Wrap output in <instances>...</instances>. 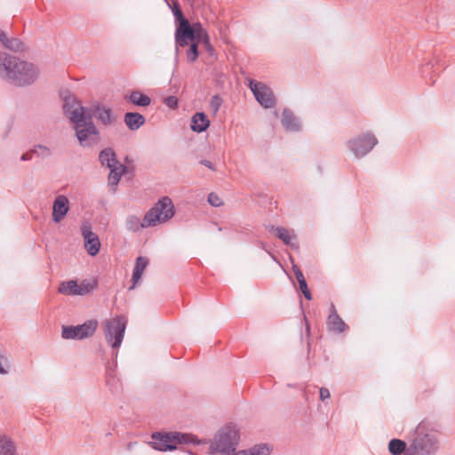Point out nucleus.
Here are the masks:
<instances>
[{
  "label": "nucleus",
  "mask_w": 455,
  "mask_h": 455,
  "mask_svg": "<svg viewBox=\"0 0 455 455\" xmlns=\"http://www.w3.org/2000/svg\"><path fill=\"white\" fill-rule=\"evenodd\" d=\"M190 30L192 31L191 35H189L188 37H184V40H180L182 37H176L175 38V49H176V54L179 52V49L180 47H185L188 45L189 41H204L209 47V36L206 32V30L202 27L200 23H195L193 26L190 25Z\"/></svg>",
  "instance_id": "obj_13"
},
{
  "label": "nucleus",
  "mask_w": 455,
  "mask_h": 455,
  "mask_svg": "<svg viewBox=\"0 0 455 455\" xmlns=\"http://www.w3.org/2000/svg\"><path fill=\"white\" fill-rule=\"evenodd\" d=\"M151 438L150 445L153 449L160 451H173L178 443H199L195 436L180 433L161 434L156 432L152 434Z\"/></svg>",
  "instance_id": "obj_5"
},
{
  "label": "nucleus",
  "mask_w": 455,
  "mask_h": 455,
  "mask_svg": "<svg viewBox=\"0 0 455 455\" xmlns=\"http://www.w3.org/2000/svg\"><path fill=\"white\" fill-rule=\"evenodd\" d=\"M148 264V260L147 258L140 256L136 259V264L132 273V286L130 289H134L136 284L141 279L144 270L146 269Z\"/></svg>",
  "instance_id": "obj_24"
},
{
  "label": "nucleus",
  "mask_w": 455,
  "mask_h": 455,
  "mask_svg": "<svg viewBox=\"0 0 455 455\" xmlns=\"http://www.w3.org/2000/svg\"><path fill=\"white\" fill-rule=\"evenodd\" d=\"M99 160L101 165L108 167L110 172L108 174V185L116 190L121 177L126 172V166L122 164L116 158L115 151L110 148H105L100 152Z\"/></svg>",
  "instance_id": "obj_6"
},
{
  "label": "nucleus",
  "mask_w": 455,
  "mask_h": 455,
  "mask_svg": "<svg viewBox=\"0 0 455 455\" xmlns=\"http://www.w3.org/2000/svg\"><path fill=\"white\" fill-rule=\"evenodd\" d=\"M307 350H309L310 348V343H307Z\"/></svg>",
  "instance_id": "obj_42"
},
{
  "label": "nucleus",
  "mask_w": 455,
  "mask_h": 455,
  "mask_svg": "<svg viewBox=\"0 0 455 455\" xmlns=\"http://www.w3.org/2000/svg\"><path fill=\"white\" fill-rule=\"evenodd\" d=\"M20 160L21 161H28V160H31V156L28 153L26 154H23L20 157Z\"/></svg>",
  "instance_id": "obj_41"
},
{
  "label": "nucleus",
  "mask_w": 455,
  "mask_h": 455,
  "mask_svg": "<svg viewBox=\"0 0 455 455\" xmlns=\"http://www.w3.org/2000/svg\"><path fill=\"white\" fill-rule=\"evenodd\" d=\"M222 104V100L220 96L214 95L210 102V108L212 110L213 114L216 115Z\"/></svg>",
  "instance_id": "obj_32"
},
{
  "label": "nucleus",
  "mask_w": 455,
  "mask_h": 455,
  "mask_svg": "<svg viewBox=\"0 0 455 455\" xmlns=\"http://www.w3.org/2000/svg\"><path fill=\"white\" fill-rule=\"evenodd\" d=\"M85 110L86 115L91 114V119L92 116H96L103 124H110L114 121L113 114L109 108L96 104L91 108H85Z\"/></svg>",
  "instance_id": "obj_17"
},
{
  "label": "nucleus",
  "mask_w": 455,
  "mask_h": 455,
  "mask_svg": "<svg viewBox=\"0 0 455 455\" xmlns=\"http://www.w3.org/2000/svg\"><path fill=\"white\" fill-rule=\"evenodd\" d=\"M153 227L152 224H148L147 220V214H145L142 220L138 216L128 215L125 219V228L130 232H139L141 229Z\"/></svg>",
  "instance_id": "obj_20"
},
{
  "label": "nucleus",
  "mask_w": 455,
  "mask_h": 455,
  "mask_svg": "<svg viewBox=\"0 0 455 455\" xmlns=\"http://www.w3.org/2000/svg\"><path fill=\"white\" fill-rule=\"evenodd\" d=\"M249 86L257 101L265 108L274 107L275 100L272 90L263 83L250 80Z\"/></svg>",
  "instance_id": "obj_11"
},
{
  "label": "nucleus",
  "mask_w": 455,
  "mask_h": 455,
  "mask_svg": "<svg viewBox=\"0 0 455 455\" xmlns=\"http://www.w3.org/2000/svg\"><path fill=\"white\" fill-rule=\"evenodd\" d=\"M81 233L87 253L90 256H96L100 249V241L97 234L92 231V225L89 221H84L82 223Z\"/></svg>",
  "instance_id": "obj_12"
},
{
  "label": "nucleus",
  "mask_w": 455,
  "mask_h": 455,
  "mask_svg": "<svg viewBox=\"0 0 455 455\" xmlns=\"http://www.w3.org/2000/svg\"><path fill=\"white\" fill-rule=\"evenodd\" d=\"M146 214L148 224L156 227L169 221L175 215V207L170 197L163 196Z\"/></svg>",
  "instance_id": "obj_7"
},
{
  "label": "nucleus",
  "mask_w": 455,
  "mask_h": 455,
  "mask_svg": "<svg viewBox=\"0 0 455 455\" xmlns=\"http://www.w3.org/2000/svg\"><path fill=\"white\" fill-rule=\"evenodd\" d=\"M388 451L391 455H403L409 451L408 441L394 438L388 443Z\"/></svg>",
  "instance_id": "obj_23"
},
{
  "label": "nucleus",
  "mask_w": 455,
  "mask_h": 455,
  "mask_svg": "<svg viewBox=\"0 0 455 455\" xmlns=\"http://www.w3.org/2000/svg\"><path fill=\"white\" fill-rule=\"evenodd\" d=\"M299 288H300L303 295L305 296V298L307 300H310L312 299V295L307 288V282L303 281V282L299 283Z\"/></svg>",
  "instance_id": "obj_35"
},
{
  "label": "nucleus",
  "mask_w": 455,
  "mask_h": 455,
  "mask_svg": "<svg viewBox=\"0 0 455 455\" xmlns=\"http://www.w3.org/2000/svg\"><path fill=\"white\" fill-rule=\"evenodd\" d=\"M124 123L130 130L135 131L144 124L145 117L136 112H128L124 115Z\"/></svg>",
  "instance_id": "obj_26"
},
{
  "label": "nucleus",
  "mask_w": 455,
  "mask_h": 455,
  "mask_svg": "<svg viewBox=\"0 0 455 455\" xmlns=\"http://www.w3.org/2000/svg\"><path fill=\"white\" fill-rule=\"evenodd\" d=\"M326 323L328 330L333 332L342 333L347 329V325L338 315L333 304L331 305L330 315Z\"/></svg>",
  "instance_id": "obj_18"
},
{
  "label": "nucleus",
  "mask_w": 455,
  "mask_h": 455,
  "mask_svg": "<svg viewBox=\"0 0 455 455\" xmlns=\"http://www.w3.org/2000/svg\"><path fill=\"white\" fill-rule=\"evenodd\" d=\"M8 40H9V38L6 36L5 33L4 31H1V33H0V42L2 43V44L4 46L6 44Z\"/></svg>",
  "instance_id": "obj_38"
},
{
  "label": "nucleus",
  "mask_w": 455,
  "mask_h": 455,
  "mask_svg": "<svg viewBox=\"0 0 455 455\" xmlns=\"http://www.w3.org/2000/svg\"><path fill=\"white\" fill-rule=\"evenodd\" d=\"M208 202L211 205L214 207H219L223 204V202L218 195L214 193H210L208 196Z\"/></svg>",
  "instance_id": "obj_33"
},
{
  "label": "nucleus",
  "mask_w": 455,
  "mask_h": 455,
  "mask_svg": "<svg viewBox=\"0 0 455 455\" xmlns=\"http://www.w3.org/2000/svg\"><path fill=\"white\" fill-rule=\"evenodd\" d=\"M128 99L132 103L140 107H147L151 103L150 98L139 91L131 92Z\"/></svg>",
  "instance_id": "obj_27"
},
{
  "label": "nucleus",
  "mask_w": 455,
  "mask_h": 455,
  "mask_svg": "<svg viewBox=\"0 0 455 455\" xmlns=\"http://www.w3.org/2000/svg\"><path fill=\"white\" fill-rule=\"evenodd\" d=\"M281 123L285 130L290 132H297L300 129V123L298 118L293 115V113L285 108L282 113V120Z\"/></svg>",
  "instance_id": "obj_21"
},
{
  "label": "nucleus",
  "mask_w": 455,
  "mask_h": 455,
  "mask_svg": "<svg viewBox=\"0 0 455 455\" xmlns=\"http://www.w3.org/2000/svg\"><path fill=\"white\" fill-rule=\"evenodd\" d=\"M126 318L123 315L106 319L103 322V331L108 341H122L126 328Z\"/></svg>",
  "instance_id": "obj_9"
},
{
  "label": "nucleus",
  "mask_w": 455,
  "mask_h": 455,
  "mask_svg": "<svg viewBox=\"0 0 455 455\" xmlns=\"http://www.w3.org/2000/svg\"><path fill=\"white\" fill-rule=\"evenodd\" d=\"M94 285L87 281H83L80 284L75 280L61 283L59 291L68 295H85L91 292Z\"/></svg>",
  "instance_id": "obj_14"
},
{
  "label": "nucleus",
  "mask_w": 455,
  "mask_h": 455,
  "mask_svg": "<svg viewBox=\"0 0 455 455\" xmlns=\"http://www.w3.org/2000/svg\"><path fill=\"white\" fill-rule=\"evenodd\" d=\"M407 439L409 451L403 455H435L439 449L435 432L423 421L409 433Z\"/></svg>",
  "instance_id": "obj_4"
},
{
  "label": "nucleus",
  "mask_w": 455,
  "mask_h": 455,
  "mask_svg": "<svg viewBox=\"0 0 455 455\" xmlns=\"http://www.w3.org/2000/svg\"><path fill=\"white\" fill-rule=\"evenodd\" d=\"M0 455H19L15 443L6 435H0Z\"/></svg>",
  "instance_id": "obj_25"
},
{
  "label": "nucleus",
  "mask_w": 455,
  "mask_h": 455,
  "mask_svg": "<svg viewBox=\"0 0 455 455\" xmlns=\"http://www.w3.org/2000/svg\"><path fill=\"white\" fill-rule=\"evenodd\" d=\"M270 231H275L276 236L281 239L285 244L290 245L291 248L298 249L297 237L293 231H290L284 228L274 226L269 227Z\"/></svg>",
  "instance_id": "obj_19"
},
{
  "label": "nucleus",
  "mask_w": 455,
  "mask_h": 455,
  "mask_svg": "<svg viewBox=\"0 0 455 455\" xmlns=\"http://www.w3.org/2000/svg\"><path fill=\"white\" fill-rule=\"evenodd\" d=\"M201 164H204V166L208 167L211 170H214V166H213L212 163L208 160H202Z\"/></svg>",
  "instance_id": "obj_39"
},
{
  "label": "nucleus",
  "mask_w": 455,
  "mask_h": 455,
  "mask_svg": "<svg viewBox=\"0 0 455 455\" xmlns=\"http://www.w3.org/2000/svg\"><path fill=\"white\" fill-rule=\"evenodd\" d=\"M32 152L41 158H47L52 155L51 149L44 145L34 146Z\"/></svg>",
  "instance_id": "obj_30"
},
{
  "label": "nucleus",
  "mask_w": 455,
  "mask_h": 455,
  "mask_svg": "<svg viewBox=\"0 0 455 455\" xmlns=\"http://www.w3.org/2000/svg\"><path fill=\"white\" fill-rule=\"evenodd\" d=\"M106 384L108 386L110 391L113 393H117L122 387V385L119 379H116L114 371L108 372Z\"/></svg>",
  "instance_id": "obj_28"
},
{
  "label": "nucleus",
  "mask_w": 455,
  "mask_h": 455,
  "mask_svg": "<svg viewBox=\"0 0 455 455\" xmlns=\"http://www.w3.org/2000/svg\"><path fill=\"white\" fill-rule=\"evenodd\" d=\"M377 143L378 140L372 134H363L348 140L347 146L355 156L363 157L371 151Z\"/></svg>",
  "instance_id": "obj_10"
},
{
  "label": "nucleus",
  "mask_w": 455,
  "mask_h": 455,
  "mask_svg": "<svg viewBox=\"0 0 455 455\" xmlns=\"http://www.w3.org/2000/svg\"><path fill=\"white\" fill-rule=\"evenodd\" d=\"M112 353H116L122 343H111Z\"/></svg>",
  "instance_id": "obj_40"
},
{
  "label": "nucleus",
  "mask_w": 455,
  "mask_h": 455,
  "mask_svg": "<svg viewBox=\"0 0 455 455\" xmlns=\"http://www.w3.org/2000/svg\"><path fill=\"white\" fill-rule=\"evenodd\" d=\"M4 47L13 52H20L23 50V44L19 39L12 38L7 41Z\"/></svg>",
  "instance_id": "obj_31"
},
{
  "label": "nucleus",
  "mask_w": 455,
  "mask_h": 455,
  "mask_svg": "<svg viewBox=\"0 0 455 455\" xmlns=\"http://www.w3.org/2000/svg\"><path fill=\"white\" fill-rule=\"evenodd\" d=\"M320 399L322 401H325L326 399L330 398L331 393L327 387H321L320 388Z\"/></svg>",
  "instance_id": "obj_37"
},
{
  "label": "nucleus",
  "mask_w": 455,
  "mask_h": 455,
  "mask_svg": "<svg viewBox=\"0 0 455 455\" xmlns=\"http://www.w3.org/2000/svg\"><path fill=\"white\" fill-rule=\"evenodd\" d=\"M69 210L70 203L68 198L64 195L57 196L52 203V221L60 223L67 216Z\"/></svg>",
  "instance_id": "obj_16"
},
{
  "label": "nucleus",
  "mask_w": 455,
  "mask_h": 455,
  "mask_svg": "<svg viewBox=\"0 0 455 455\" xmlns=\"http://www.w3.org/2000/svg\"><path fill=\"white\" fill-rule=\"evenodd\" d=\"M99 326L96 319H90L76 326H62L61 337L64 339H84L93 336Z\"/></svg>",
  "instance_id": "obj_8"
},
{
  "label": "nucleus",
  "mask_w": 455,
  "mask_h": 455,
  "mask_svg": "<svg viewBox=\"0 0 455 455\" xmlns=\"http://www.w3.org/2000/svg\"><path fill=\"white\" fill-rule=\"evenodd\" d=\"M240 440L239 429L236 426L227 425L223 427L214 436L211 444L213 451L224 455H269V448L266 444H259L249 450H243L235 452L236 446Z\"/></svg>",
  "instance_id": "obj_3"
},
{
  "label": "nucleus",
  "mask_w": 455,
  "mask_h": 455,
  "mask_svg": "<svg viewBox=\"0 0 455 455\" xmlns=\"http://www.w3.org/2000/svg\"><path fill=\"white\" fill-rule=\"evenodd\" d=\"M210 126V120L204 112L196 113L191 118V130L203 132Z\"/></svg>",
  "instance_id": "obj_22"
},
{
  "label": "nucleus",
  "mask_w": 455,
  "mask_h": 455,
  "mask_svg": "<svg viewBox=\"0 0 455 455\" xmlns=\"http://www.w3.org/2000/svg\"><path fill=\"white\" fill-rule=\"evenodd\" d=\"M197 41H189V49L187 52V59L189 62H194L198 57Z\"/></svg>",
  "instance_id": "obj_29"
},
{
  "label": "nucleus",
  "mask_w": 455,
  "mask_h": 455,
  "mask_svg": "<svg viewBox=\"0 0 455 455\" xmlns=\"http://www.w3.org/2000/svg\"><path fill=\"white\" fill-rule=\"evenodd\" d=\"M292 269L294 271V274H295L296 278H297L299 283L306 281V279H305V277L303 275V273L301 272V270L297 266L294 265L292 267Z\"/></svg>",
  "instance_id": "obj_36"
},
{
  "label": "nucleus",
  "mask_w": 455,
  "mask_h": 455,
  "mask_svg": "<svg viewBox=\"0 0 455 455\" xmlns=\"http://www.w3.org/2000/svg\"><path fill=\"white\" fill-rule=\"evenodd\" d=\"M173 16L177 28L175 30V38L182 37L180 40H184V37H188L192 31L190 30V24L188 20L184 17L181 9L178 4H173L172 8Z\"/></svg>",
  "instance_id": "obj_15"
},
{
  "label": "nucleus",
  "mask_w": 455,
  "mask_h": 455,
  "mask_svg": "<svg viewBox=\"0 0 455 455\" xmlns=\"http://www.w3.org/2000/svg\"><path fill=\"white\" fill-rule=\"evenodd\" d=\"M164 102L166 106H168L172 109H175L178 108L179 100L175 96H168L164 100Z\"/></svg>",
  "instance_id": "obj_34"
},
{
  "label": "nucleus",
  "mask_w": 455,
  "mask_h": 455,
  "mask_svg": "<svg viewBox=\"0 0 455 455\" xmlns=\"http://www.w3.org/2000/svg\"><path fill=\"white\" fill-rule=\"evenodd\" d=\"M66 116L73 124L76 135L83 147H91L99 139V132L91 120V114L86 115L85 108L74 97H66L63 104Z\"/></svg>",
  "instance_id": "obj_1"
},
{
  "label": "nucleus",
  "mask_w": 455,
  "mask_h": 455,
  "mask_svg": "<svg viewBox=\"0 0 455 455\" xmlns=\"http://www.w3.org/2000/svg\"><path fill=\"white\" fill-rule=\"evenodd\" d=\"M39 71L32 64L20 60L7 53H0V77L16 86L33 84L38 77Z\"/></svg>",
  "instance_id": "obj_2"
}]
</instances>
